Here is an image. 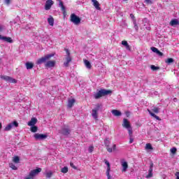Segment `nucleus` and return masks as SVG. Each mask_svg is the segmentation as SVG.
<instances>
[{"instance_id": "1", "label": "nucleus", "mask_w": 179, "mask_h": 179, "mask_svg": "<svg viewBox=\"0 0 179 179\" xmlns=\"http://www.w3.org/2000/svg\"><path fill=\"white\" fill-rule=\"evenodd\" d=\"M122 126L123 128H125V129L128 131L129 136H131L133 135L134 131H132V126L131 125V122L128 121V119H123Z\"/></svg>"}, {"instance_id": "2", "label": "nucleus", "mask_w": 179, "mask_h": 179, "mask_svg": "<svg viewBox=\"0 0 179 179\" xmlns=\"http://www.w3.org/2000/svg\"><path fill=\"white\" fill-rule=\"evenodd\" d=\"M113 92L108 90H100L98 92L94 94V99H100V97H103V96H107V94H111Z\"/></svg>"}, {"instance_id": "3", "label": "nucleus", "mask_w": 179, "mask_h": 179, "mask_svg": "<svg viewBox=\"0 0 179 179\" xmlns=\"http://www.w3.org/2000/svg\"><path fill=\"white\" fill-rule=\"evenodd\" d=\"M41 173V168L34 169L29 172V174L24 177V179H34L36 176H38V173Z\"/></svg>"}, {"instance_id": "4", "label": "nucleus", "mask_w": 179, "mask_h": 179, "mask_svg": "<svg viewBox=\"0 0 179 179\" xmlns=\"http://www.w3.org/2000/svg\"><path fill=\"white\" fill-rule=\"evenodd\" d=\"M110 144H111V142L108 138H106L104 140V145L108 153H113V152H114V150H115V149L117 148V145L115 144L113 145V148H110Z\"/></svg>"}, {"instance_id": "5", "label": "nucleus", "mask_w": 179, "mask_h": 179, "mask_svg": "<svg viewBox=\"0 0 179 179\" xmlns=\"http://www.w3.org/2000/svg\"><path fill=\"white\" fill-rule=\"evenodd\" d=\"M54 55H55L54 53L46 55L45 56L38 59L36 62V64L38 65H41V64H44V62L48 61V59H51Z\"/></svg>"}, {"instance_id": "6", "label": "nucleus", "mask_w": 179, "mask_h": 179, "mask_svg": "<svg viewBox=\"0 0 179 179\" xmlns=\"http://www.w3.org/2000/svg\"><path fill=\"white\" fill-rule=\"evenodd\" d=\"M70 20L71 23L78 26V24H80V17L76 15L75 13H72L70 16Z\"/></svg>"}, {"instance_id": "7", "label": "nucleus", "mask_w": 179, "mask_h": 179, "mask_svg": "<svg viewBox=\"0 0 179 179\" xmlns=\"http://www.w3.org/2000/svg\"><path fill=\"white\" fill-rule=\"evenodd\" d=\"M17 127H19V123L17 121H13L6 126V127L4 128V131H10L12 128H17Z\"/></svg>"}, {"instance_id": "8", "label": "nucleus", "mask_w": 179, "mask_h": 179, "mask_svg": "<svg viewBox=\"0 0 179 179\" xmlns=\"http://www.w3.org/2000/svg\"><path fill=\"white\" fill-rule=\"evenodd\" d=\"M0 78L3 80H5L6 82H8L9 83H17V80H16V79L8 76L1 75Z\"/></svg>"}, {"instance_id": "9", "label": "nucleus", "mask_w": 179, "mask_h": 179, "mask_svg": "<svg viewBox=\"0 0 179 179\" xmlns=\"http://www.w3.org/2000/svg\"><path fill=\"white\" fill-rule=\"evenodd\" d=\"M104 163L107 166L106 169V177L108 179H111V175H110V173H111V165L110 164V162L107 159H104Z\"/></svg>"}, {"instance_id": "10", "label": "nucleus", "mask_w": 179, "mask_h": 179, "mask_svg": "<svg viewBox=\"0 0 179 179\" xmlns=\"http://www.w3.org/2000/svg\"><path fill=\"white\" fill-rule=\"evenodd\" d=\"M65 51L66 52V62H64V66H69V62L72 61V58H71V52H69V50L65 49Z\"/></svg>"}, {"instance_id": "11", "label": "nucleus", "mask_w": 179, "mask_h": 179, "mask_svg": "<svg viewBox=\"0 0 179 179\" xmlns=\"http://www.w3.org/2000/svg\"><path fill=\"white\" fill-rule=\"evenodd\" d=\"M48 136L47 134H40L38 133L34 135V138L36 139V141H43L44 139H47Z\"/></svg>"}, {"instance_id": "12", "label": "nucleus", "mask_w": 179, "mask_h": 179, "mask_svg": "<svg viewBox=\"0 0 179 179\" xmlns=\"http://www.w3.org/2000/svg\"><path fill=\"white\" fill-rule=\"evenodd\" d=\"M100 108V105H97L96 108L94 109H92V117L96 120V121H97V120H99V116H98V111Z\"/></svg>"}, {"instance_id": "13", "label": "nucleus", "mask_w": 179, "mask_h": 179, "mask_svg": "<svg viewBox=\"0 0 179 179\" xmlns=\"http://www.w3.org/2000/svg\"><path fill=\"white\" fill-rule=\"evenodd\" d=\"M54 5V1L52 0H48L45 4V10H50L51 6Z\"/></svg>"}, {"instance_id": "14", "label": "nucleus", "mask_w": 179, "mask_h": 179, "mask_svg": "<svg viewBox=\"0 0 179 179\" xmlns=\"http://www.w3.org/2000/svg\"><path fill=\"white\" fill-rule=\"evenodd\" d=\"M153 166H154L153 162H150L148 174L146 176L147 178H152V177H153Z\"/></svg>"}, {"instance_id": "15", "label": "nucleus", "mask_w": 179, "mask_h": 179, "mask_svg": "<svg viewBox=\"0 0 179 179\" xmlns=\"http://www.w3.org/2000/svg\"><path fill=\"white\" fill-rule=\"evenodd\" d=\"M55 64H57V62H55V60H50L45 64V66L46 68H54V66H55Z\"/></svg>"}, {"instance_id": "16", "label": "nucleus", "mask_w": 179, "mask_h": 179, "mask_svg": "<svg viewBox=\"0 0 179 179\" xmlns=\"http://www.w3.org/2000/svg\"><path fill=\"white\" fill-rule=\"evenodd\" d=\"M71 130L66 127H64L61 130H59V134L62 135H69Z\"/></svg>"}, {"instance_id": "17", "label": "nucleus", "mask_w": 179, "mask_h": 179, "mask_svg": "<svg viewBox=\"0 0 179 179\" xmlns=\"http://www.w3.org/2000/svg\"><path fill=\"white\" fill-rule=\"evenodd\" d=\"M0 40H2L3 41H6V43H13V40H12V38L3 36L2 35H0Z\"/></svg>"}, {"instance_id": "18", "label": "nucleus", "mask_w": 179, "mask_h": 179, "mask_svg": "<svg viewBox=\"0 0 179 179\" xmlns=\"http://www.w3.org/2000/svg\"><path fill=\"white\" fill-rule=\"evenodd\" d=\"M37 124V118L32 117L31 120L28 122L27 125L29 127H34Z\"/></svg>"}, {"instance_id": "19", "label": "nucleus", "mask_w": 179, "mask_h": 179, "mask_svg": "<svg viewBox=\"0 0 179 179\" xmlns=\"http://www.w3.org/2000/svg\"><path fill=\"white\" fill-rule=\"evenodd\" d=\"M121 164H122V171L123 173H125V171H127V170H128V162H127L125 161H122L121 162Z\"/></svg>"}, {"instance_id": "20", "label": "nucleus", "mask_w": 179, "mask_h": 179, "mask_svg": "<svg viewBox=\"0 0 179 179\" xmlns=\"http://www.w3.org/2000/svg\"><path fill=\"white\" fill-rule=\"evenodd\" d=\"M93 3V5L94 8L96 9V10H101V8H100V3L97 1V0H91Z\"/></svg>"}, {"instance_id": "21", "label": "nucleus", "mask_w": 179, "mask_h": 179, "mask_svg": "<svg viewBox=\"0 0 179 179\" xmlns=\"http://www.w3.org/2000/svg\"><path fill=\"white\" fill-rule=\"evenodd\" d=\"M57 1H59V8H61V9L63 12V14L65 15L66 13V10L65 8V6H64V2H62V1H61V0H57Z\"/></svg>"}, {"instance_id": "22", "label": "nucleus", "mask_w": 179, "mask_h": 179, "mask_svg": "<svg viewBox=\"0 0 179 179\" xmlns=\"http://www.w3.org/2000/svg\"><path fill=\"white\" fill-rule=\"evenodd\" d=\"M147 111H148L151 117H153L154 118H155V120H157L158 121H162V119H160L159 116L156 115V114L152 113V111L150 110V109H147Z\"/></svg>"}, {"instance_id": "23", "label": "nucleus", "mask_w": 179, "mask_h": 179, "mask_svg": "<svg viewBox=\"0 0 179 179\" xmlns=\"http://www.w3.org/2000/svg\"><path fill=\"white\" fill-rule=\"evenodd\" d=\"M25 66L27 69H33V67L34 66V64H33V62H28L25 64Z\"/></svg>"}, {"instance_id": "24", "label": "nucleus", "mask_w": 179, "mask_h": 179, "mask_svg": "<svg viewBox=\"0 0 179 179\" xmlns=\"http://www.w3.org/2000/svg\"><path fill=\"white\" fill-rule=\"evenodd\" d=\"M122 45H124L129 51H131V46H129L127 41H122Z\"/></svg>"}, {"instance_id": "25", "label": "nucleus", "mask_w": 179, "mask_h": 179, "mask_svg": "<svg viewBox=\"0 0 179 179\" xmlns=\"http://www.w3.org/2000/svg\"><path fill=\"white\" fill-rule=\"evenodd\" d=\"M73 104H75V99H69L68 101L69 108H71V107L73 106Z\"/></svg>"}, {"instance_id": "26", "label": "nucleus", "mask_w": 179, "mask_h": 179, "mask_svg": "<svg viewBox=\"0 0 179 179\" xmlns=\"http://www.w3.org/2000/svg\"><path fill=\"white\" fill-rule=\"evenodd\" d=\"M48 22L50 26H54V17L50 15L49 17L48 18Z\"/></svg>"}, {"instance_id": "27", "label": "nucleus", "mask_w": 179, "mask_h": 179, "mask_svg": "<svg viewBox=\"0 0 179 179\" xmlns=\"http://www.w3.org/2000/svg\"><path fill=\"white\" fill-rule=\"evenodd\" d=\"M111 113L115 117H120V115H121V111H120L118 110H112Z\"/></svg>"}, {"instance_id": "28", "label": "nucleus", "mask_w": 179, "mask_h": 179, "mask_svg": "<svg viewBox=\"0 0 179 179\" xmlns=\"http://www.w3.org/2000/svg\"><path fill=\"white\" fill-rule=\"evenodd\" d=\"M170 24H171V26H177L178 24H179L178 20H177V19L172 20L170 22Z\"/></svg>"}, {"instance_id": "29", "label": "nucleus", "mask_w": 179, "mask_h": 179, "mask_svg": "<svg viewBox=\"0 0 179 179\" xmlns=\"http://www.w3.org/2000/svg\"><path fill=\"white\" fill-rule=\"evenodd\" d=\"M84 64H85L86 68H87V69H91L92 64H90V62H89L88 60L85 59L84 60Z\"/></svg>"}, {"instance_id": "30", "label": "nucleus", "mask_w": 179, "mask_h": 179, "mask_svg": "<svg viewBox=\"0 0 179 179\" xmlns=\"http://www.w3.org/2000/svg\"><path fill=\"white\" fill-rule=\"evenodd\" d=\"M151 110H152L153 113H155V114H159V113L160 111V108L153 106L151 108Z\"/></svg>"}, {"instance_id": "31", "label": "nucleus", "mask_w": 179, "mask_h": 179, "mask_svg": "<svg viewBox=\"0 0 179 179\" xmlns=\"http://www.w3.org/2000/svg\"><path fill=\"white\" fill-rule=\"evenodd\" d=\"M13 162L17 164L20 162V158L18 156H15L13 157Z\"/></svg>"}, {"instance_id": "32", "label": "nucleus", "mask_w": 179, "mask_h": 179, "mask_svg": "<svg viewBox=\"0 0 179 179\" xmlns=\"http://www.w3.org/2000/svg\"><path fill=\"white\" fill-rule=\"evenodd\" d=\"M145 150H153V147H152V144L147 143L145 145Z\"/></svg>"}, {"instance_id": "33", "label": "nucleus", "mask_w": 179, "mask_h": 179, "mask_svg": "<svg viewBox=\"0 0 179 179\" xmlns=\"http://www.w3.org/2000/svg\"><path fill=\"white\" fill-rule=\"evenodd\" d=\"M166 64H168V65H170V64H173V62H174V59L173 58H168L166 61H165Z\"/></svg>"}, {"instance_id": "34", "label": "nucleus", "mask_w": 179, "mask_h": 179, "mask_svg": "<svg viewBox=\"0 0 179 179\" xmlns=\"http://www.w3.org/2000/svg\"><path fill=\"white\" fill-rule=\"evenodd\" d=\"M38 128L37 126H31V132L36 133L38 131Z\"/></svg>"}, {"instance_id": "35", "label": "nucleus", "mask_w": 179, "mask_h": 179, "mask_svg": "<svg viewBox=\"0 0 179 179\" xmlns=\"http://www.w3.org/2000/svg\"><path fill=\"white\" fill-rule=\"evenodd\" d=\"M9 167L10 169H12V170H17V168L16 165L13 163H10L9 164Z\"/></svg>"}, {"instance_id": "36", "label": "nucleus", "mask_w": 179, "mask_h": 179, "mask_svg": "<svg viewBox=\"0 0 179 179\" xmlns=\"http://www.w3.org/2000/svg\"><path fill=\"white\" fill-rule=\"evenodd\" d=\"M61 171L64 173V174H66V173H68L69 171V169L68 166H64L61 169Z\"/></svg>"}, {"instance_id": "37", "label": "nucleus", "mask_w": 179, "mask_h": 179, "mask_svg": "<svg viewBox=\"0 0 179 179\" xmlns=\"http://www.w3.org/2000/svg\"><path fill=\"white\" fill-rule=\"evenodd\" d=\"M46 177L47 178H51L52 177V171H50L46 173Z\"/></svg>"}, {"instance_id": "38", "label": "nucleus", "mask_w": 179, "mask_h": 179, "mask_svg": "<svg viewBox=\"0 0 179 179\" xmlns=\"http://www.w3.org/2000/svg\"><path fill=\"white\" fill-rule=\"evenodd\" d=\"M150 68L152 71H158V69H160L159 66H156L155 65H151Z\"/></svg>"}, {"instance_id": "39", "label": "nucleus", "mask_w": 179, "mask_h": 179, "mask_svg": "<svg viewBox=\"0 0 179 179\" xmlns=\"http://www.w3.org/2000/svg\"><path fill=\"white\" fill-rule=\"evenodd\" d=\"M170 150H171V153H172V155H176V153L177 152V148H173Z\"/></svg>"}, {"instance_id": "40", "label": "nucleus", "mask_w": 179, "mask_h": 179, "mask_svg": "<svg viewBox=\"0 0 179 179\" xmlns=\"http://www.w3.org/2000/svg\"><path fill=\"white\" fill-rule=\"evenodd\" d=\"M93 150H94V147L93 145H90L89 148H88V151L90 153H92L93 152Z\"/></svg>"}, {"instance_id": "41", "label": "nucleus", "mask_w": 179, "mask_h": 179, "mask_svg": "<svg viewBox=\"0 0 179 179\" xmlns=\"http://www.w3.org/2000/svg\"><path fill=\"white\" fill-rule=\"evenodd\" d=\"M151 51H152V52H155L156 54H157V52L159 51V49H157L155 47H152L151 48Z\"/></svg>"}, {"instance_id": "42", "label": "nucleus", "mask_w": 179, "mask_h": 179, "mask_svg": "<svg viewBox=\"0 0 179 179\" xmlns=\"http://www.w3.org/2000/svg\"><path fill=\"white\" fill-rule=\"evenodd\" d=\"M134 29L135 30L138 31L139 29V27H138V24H136V21H134Z\"/></svg>"}, {"instance_id": "43", "label": "nucleus", "mask_w": 179, "mask_h": 179, "mask_svg": "<svg viewBox=\"0 0 179 179\" xmlns=\"http://www.w3.org/2000/svg\"><path fill=\"white\" fill-rule=\"evenodd\" d=\"M134 143V138H132V134L129 136V143Z\"/></svg>"}, {"instance_id": "44", "label": "nucleus", "mask_w": 179, "mask_h": 179, "mask_svg": "<svg viewBox=\"0 0 179 179\" xmlns=\"http://www.w3.org/2000/svg\"><path fill=\"white\" fill-rule=\"evenodd\" d=\"M4 3L6 5L9 6L10 4V0H4Z\"/></svg>"}, {"instance_id": "45", "label": "nucleus", "mask_w": 179, "mask_h": 179, "mask_svg": "<svg viewBox=\"0 0 179 179\" xmlns=\"http://www.w3.org/2000/svg\"><path fill=\"white\" fill-rule=\"evenodd\" d=\"M157 54L159 57H163V52H160L159 50H158V52H157Z\"/></svg>"}, {"instance_id": "46", "label": "nucleus", "mask_w": 179, "mask_h": 179, "mask_svg": "<svg viewBox=\"0 0 179 179\" xmlns=\"http://www.w3.org/2000/svg\"><path fill=\"white\" fill-rule=\"evenodd\" d=\"M70 166L71 167H72V169H74L75 170H76V166L73 164V163L71 162Z\"/></svg>"}, {"instance_id": "47", "label": "nucleus", "mask_w": 179, "mask_h": 179, "mask_svg": "<svg viewBox=\"0 0 179 179\" xmlns=\"http://www.w3.org/2000/svg\"><path fill=\"white\" fill-rule=\"evenodd\" d=\"M5 30V26L0 24V31Z\"/></svg>"}, {"instance_id": "48", "label": "nucleus", "mask_w": 179, "mask_h": 179, "mask_svg": "<svg viewBox=\"0 0 179 179\" xmlns=\"http://www.w3.org/2000/svg\"><path fill=\"white\" fill-rule=\"evenodd\" d=\"M145 1L146 2V3L150 4V5H151V3H152V0H145Z\"/></svg>"}, {"instance_id": "49", "label": "nucleus", "mask_w": 179, "mask_h": 179, "mask_svg": "<svg viewBox=\"0 0 179 179\" xmlns=\"http://www.w3.org/2000/svg\"><path fill=\"white\" fill-rule=\"evenodd\" d=\"M175 176H176V179H179V172H176V173H175Z\"/></svg>"}, {"instance_id": "50", "label": "nucleus", "mask_w": 179, "mask_h": 179, "mask_svg": "<svg viewBox=\"0 0 179 179\" xmlns=\"http://www.w3.org/2000/svg\"><path fill=\"white\" fill-rule=\"evenodd\" d=\"M130 17H131L132 19H134V17H135L133 14H130Z\"/></svg>"}, {"instance_id": "51", "label": "nucleus", "mask_w": 179, "mask_h": 179, "mask_svg": "<svg viewBox=\"0 0 179 179\" xmlns=\"http://www.w3.org/2000/svg\"><path fill=\"white\" fill-rule=\"evenodd\" d=\"M2 129V123L0 122V131Z\"/></svg>"}, {"instance_id": "52", "label": "nucleus", "mask_w": 179, "mask_h": 179, "mask_svg": "<svg viewBox=\"0 0 179 179\" xmlns=\"http://www.w3.org/2000/svg\"><path fill=\"white\" fill-rule=\"evenodd\" d=\"M109 149H113V145L112 147L109 145Z\"/></svg>"}, {"instance_id": "53", "label": "nucleus", "mask_w": 179, "mask_h": 179, "mask_svg": "<svg viewBox=\"0 0 179 179\" xmlns=\"http://www.w3.org/2000/svg\"><path fill=\"white\" fill-rule=\"evenodd\" d=\"M123 1H127V0H123Z\"/></svg>"}]
</instances>
